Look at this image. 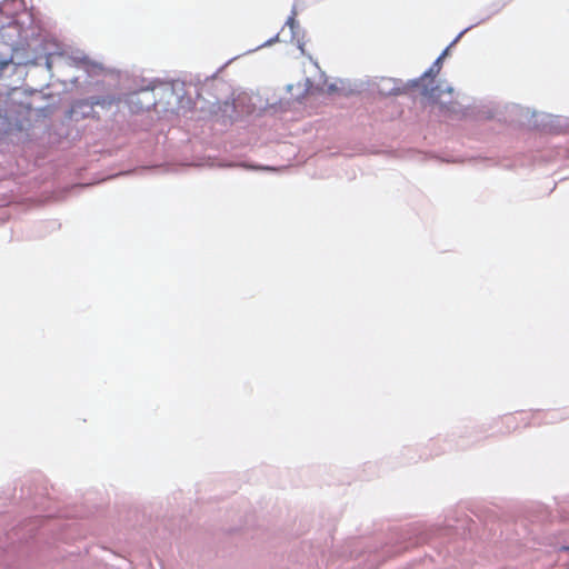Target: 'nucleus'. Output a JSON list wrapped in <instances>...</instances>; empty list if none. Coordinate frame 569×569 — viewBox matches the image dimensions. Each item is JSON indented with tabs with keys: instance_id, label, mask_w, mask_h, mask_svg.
Returning a JSON list of instances; mask_svg holds the SVG:
<instances>
[{
	"instance_id": "nucleus-5",
	"label": "nucleus",
	"mask_w": 569,
	"mask_h": 569,
	"mask_svg": "<svg viewBox=\"0 0 569 569\" xmlns=\"http://www.w3.org/2000/svg\"><path fill=\"white\" fill-rule=\"evenodd\" d=\"M448 52V49H446L441 56L435 61V63L432 64V67L430 68V70L428 72H426V76H431L433 72H439L440 68H441V61L442 59L445 58V56L447 54Z\"/></svg>"
},
{
	"instance_id": "nucleus-7",
	"label": "nucleus",
	"mask_w": 569,
	"mask_h": 569,
	"mask_svg": "<svg viewBox=\"0 0 569 569\" xmlns=\"http://www.w3.org/2000/svg\"><path fill=\"white\" fill-rule=\"evenodd\" d=\"M137 96V93H133L130 96V102H133V98Z\"/></svg>"
},
{
	"instance_id": "nucleus-6",
	"label": "nucleus",
	"mask_w": 569,
	"mask_h": 569,
	"mask_svg": "<svg viewBox=\"0 0 569 569\" xmlns=\"http://www.w3.org/2000/svg\"><path fill=\"white\" fill-rule=\"evenodd\" d=\"M9 127L8 119L0 114V131H6Z\"/></svg>"
},
{
	"instance_id": "nucleus-1",
	"label": "nucleus",
	"mask_w": 569,
	"mask_h": 569,
	"mask_svg": "<svg viewBox=\"0 0 569 569\" xmlns=\"http://www.w3.org/2000/svg\"><path fill=\"white\" fill-rule=\"evenodd\" d=\"M182 90V83L151 82L147 88L140 90L141 93L152 92L153 99L163 100L164 104L173 108L179 102V92Z\"/></svg>"
},
{
	"instance_id": "nucleus-4",
	"label": "nucleus",
	"mask_w": 569,
	"mask_h": 569,
	"mask_svg": "<svg viewBox=\"0 0 569 569\" xmlns=\"http://www.w3.org/2000/svg\"><path fill=\"white\" fill-rule=\"evenodd\" d=\"M114 102H117V99L114 97H104V98L92 97V98H90L91 106L110 107Z\"/></svg>"
},
{
	"instance_id": "nucleus-2",
	"label": "nucleus",
	"mask_w": 569,
	"mask_h": 569,
	"mask_svg": "<svg viewBox=\"0 0 569 569\" xmlns=\"http://www.w3.org/2000/svg\"><path fill=\"white\" fill-rule=\"evenodd\" d=\"M10 63L21 64L20 61H14L12 48L7 43L0 42V71Z\"/></svg>"
},
{
	"instance_id": "nucleus-3",
	"label": "nucleus",
	"mask_w": 569,
	"mask_h": 569,
	"mask_svg": "<svg viewBox=\"0 0 569 569\" xmlns=\"http://www.w3.org/2000/svg\"><path fill=\"white\" fill-rule=\"evenodd\" d=\"M219 112L221 113V118L234 120L239 117V112L237 111L236 100L224 101L219 106Z\"/></svg>"
},
{
	"instance_id": "nucleus-8",
	"label": "nucleus",
	"mask_w": 569,
	"mask_h": 569,
	"mask_svg": "<svg viewBox=\"0 0 569 569\" xmlns=\"http://www.w3.org/2000/svg\"><path fill=\"white\" fill-rule=\"evenodd\" d=\"M86 60H87L86 58H81V59H79V61H80V62H83V63L86 62Z\"/></svg>"
},
{
	"instance_id": "nucleus-9",
	"label": "nucleus",
	"mask_w": 569,
	"mask_h": 569,
	"mask_svg": "<svg viewBox=\"0 0 569 569\" xmlns=\"http://www.w3.org/2000/svg\"><path fill=\"white\" fill-rule=\"evenodd\" d=\"M561 549L562 550H569V547H562Z\"/></svg>"
}]
</instances>
